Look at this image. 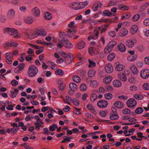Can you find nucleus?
I'll use <instances>...</instances> for the list:
<instances>
[{
  "instance_id": "f257e3e1",
  "label": "nucleus",
  "mask_w": 149,
  "mask_h": 149,
  "mask_svg": "<svg viewBox=\"0 0 149 149\" xmlns=\"http://www.w3.org/2000/svg\"><path fill=\"white\" fill-rule=\"evenodd\" d=\"M38 72L37 68L34 65H31L29 67L27 74L29 77H33L36 76Z\"/></svg>"
},
{
  "instance_id": "f03ea898",
  "label": "nucleus",
  "mask_w": 149,
  "mask_h": 149,
  "mask_svg": "<svg viewBox=\"0 0 149 149\" xmlns=\"http://www.w3.org/2000/svg\"><path fill=\"white\" fill-rule=\"evenodd\" d=\"M4 31L5 33L11 34L14 38H19L21 37L20 33H19L17 30L15 29L5 28Z\"/></svg>"
},
{
  "instance_id": "7ed1b4c3",
  "label": "nucleus",
  "mask_w": 149,
  "mask_h": 149,
  "mask_svg": "<svg viewBox=\"0 0 149 149\" xmlns=\"http://www.w3.org/2000/svg\"><path fill=\"white\" fill-rule=\"evenodd\" d=\"M141 77L143 79H146L149 77V70L143 69L141 70L140 72Z\"/></svg>"
},
{
  "instance_id": "20e7f679",
  "label": "nucleus",
  "mask_w": 149,
  "mask_h": 149,
  "mask_svg": "<svg viewBox=\"0 0 149 149\" xmlns=\"http://www.w3.org/2000/svg\"><path fill=\"white\" fill-rule=\"evenodd\" d=\"M137 104L136 101L133 98H130L127 102V106L130 108L134 107H135Z\"/></svg>"
},
{
  "instance_id": "39448f33",
  "label": "nucleus",
  "mask_w": 149,
  "mask_h": 149,
  "mask_svg": "<svg viewBox=\"0 0 149 149\" xmlns=\"http://www.w3.org/2000/svg\"><path fill=\"white\" fill-rule=\"evenodd\" d=\"M104 69L106 72L108 73H111L113 72V69L112 64L110 63L107 64L104 66Z\"/></svg>"
},
{
  "instance_id": "423d86ee",
  "label": "nucleus",
  "mask_w": 149,
  "mask_h": 149,
  "mask_svg": "<svg viewBox=\"0 0 149 149\" xmlns=\"http://www.w3.org/2000/svg\"><path fill=\"white\" fill-rule=\"evenodd\" d=\"M32 12L35 17H39L40 15V11L39 8L37 7H35L32 9Z\"/></svg>"
},
{
  "instance_id": "0eeeda50",
  "label": "nucleus",
  "mask_w": 149,
  "mask_h": 149,
  "mask_svg": "<svg viewBox=\"0 0 149 149\" xmlns=\"http://www.w3.org/2000/svg\"><path fill=\"white\" fill-rule=\"evenodd\" d=\"M108 104L107 102L104 100H100L97 103L98 106L101 108H104L106 107Z\"/></svg>"
},
{
  "instance_id": "6e6552de",
  "label": "nucleus",
  "mask_w": 149,
  "mask_h": 149,
  "mask_svg": "<svg viewBox=\"0 0 149 149\" xmlns=\"http://www.w3.org/2000/svg\"><path fill=\"white\" fill-rule=\"evenodd\" d=\"M25 35L29 39H33L37 37V34L35 32H26L25 33Z\"/></svg>"
},
{
  "instance_id": "1a4fd4ad",
  "label": "nucleus",
  "mask_w": 149,
  "mask_h": 149,
  "mask_svg": "<svg viewBox=\"0 0 149 149\" xmlns=\"http://www.w3.org/2000/svg\"><path fill=\"white\" fill-rule=\"evenodd\" d=\"M130 69L133 74L136 75L138 74L139 70L135 65L134 64H132L130 65Z\"/></svg>"
},
{
  "instance_id": "9d476101",
  "label": "nucleus",
  "mask_w": 149,
  "mask_h": 149,
  "mask_svg": "<svg viewBox=\"0 0 149 149\" xmlns=\"http://www.w3.org/2000/svg\"><path fill=\"white\" fill-rule=\"evenodd\" d=\"M113 79V77L110 76H107L105 77L103 79V81L105 84H110Z\"/></svg>"
},
{
  "instance_id": "9b49d317",
  "label": "nucleus",
  "mask_w": 149,
  "mask_h": 149,
  "mask_svg": "<svg viewBox=\"0 0 149 149\" xmlns=\"http://www.w3.org/2000/svg\"><path fill=\"white\" fill-rule=\"evenodd\" d=\"M15 15V11L13 9H10L8 11L7 13V16L8 18L11 19L13 18Z\"/></svg>"
},
{
  "instance_id": "f8f14e48",
  "label": "nucleus",
  "mask_w": 149,
  "mask_h": 149,
  "mask_svg": "<svg viewBox=\"0 0 149 149\" xmlns=\"http://www.w3.org/2000/svg\"><path fill=\"white\" fill-rule=\"evenodd\" d=\"M61 42L64 44L63 46L67 48H72L73 45L69 41L67 40H63Z\"/></svg>"
},
{
  "instance_id": "ddd939ff",
  "label": "nucleus",
  "mask_w": 149,
  "mask_h": 149,
  "mask_svg": "<svg viewBox=\"0 0 149 149\" xmlns=\"http://www.w3.org/2000/svg\"><path fill=\"white\" fill-rule=\"evenodd\" d=\"M125 68V66L119 63L116 64L115 67V70L118 72L123 71Z\"/></svg>"
},
{
  "instance_id": "4468645a",
  "label": "nucleus",
  "mask_w": 149,
  "mask_h": 149,
  "mask_svg": "<svg viewBox=\"0 0 149 149\" xmlns=\"http://www.w3.org/2000/svg\"><path fill=\"white\" fill-rule=\"evenodd\" d=\"M88 21L91 24H95L104 22V21L102 19L95 20L90 19H88Z\"/></svg>"
},
{
  "instance_id": "2eb2a0df",
  "label": "nucleus",
  "mask_w": 149,
  "mask_h": 149,
  "mask_svg": "<svg viewBox=\"0 0 149 149\" xmlns=\"http://www.w3.org/2000/svg\"><path fill=\"white\" fill-rule=\"evenodd\" d=\"M24 21L26 23L28 24H31L33 23L34 20L33 17H32L28 16L25 17Z\"/></svg>"
},
{
  "instance_id": "dca6fc26",
  "label": "nucleus",
  "mask_w": 149,
  "mask_h": 149,
  "mask_svg": "<svg viewBox=\"0 0 149 149\" xmlns=\"http://www.w3.org/2000/svg\"><path fill=\"white\" fill-rule=\"evenodd\" d=\"M118 78L122 81L125 82L127 80L126 76L122 72H119L117 74Z\"/></svg>"
},
{
  "instance_id": "f3484780",
  "label": "nucleus",
  "mask_w": 149,
  "mask_h": 149,
  "mask_svg": "<svg viewBox=\"0 0 149 149\" xmlns=\"http://www.w3.org/2000/svg\"><path fill=\"white\" fill-rule=\"evenodd\" d=\"M85 42L82 40H81L77 44V48L79 49H82L85 47Z\"/></svg>"
},
{
  "instance_id": "a211bd4d",
  "label": "nucleus",
  "mask_w": 149,
  "mask_h": 149,
  "mask_svg": "<svg viewBox=\"0 0 149 149\" xmlns=\"http://www.w3.org/2000/svg\"><path fill=\"white\" fill-rule=\"evenodd\" d=\"M118 49L121 52H124L126 50V48L125 45L122 43H119L117 45Z\"/></svg>"
},
{
  "instance_id": "6ab92c4d",
  "label": "nucleus",
  "mask_w": 149,
  "mask_h": 149,
  "mask_svg": "<svg viewBox=\"0 0 149 149\" xmlns=\"http://www.w3.org/2000/svg\"><path fill=\"white\" fill-rule=\"evenodd\" d=\"M139 29L138 26L136 25H134L131 28L130 33L132 34H135L138 31Z\"/></svg>"
},
{
  "instance_id": "aec40b11",
  "label": "nucleus",
  "mask_w": 149,
  "mask_h": 149,
  "mask_svg": "<svg viewBox=\"0 0 149 149\" xmlns=\"http://www.w3.org/2000/svg\"><path fill=\"white\" fill-rule=\"evenodd\" d=\"M113 86L115 87H120L121 86L122 84L121 82L118 79L114 80L112 82Z\"/></svg>"
},
{
  "instance_id": "412c9836",
  "label": "nucleus",
  "mask_w": 149,
  "mask_h": 149,
  "mask_svg": "<svg viewBox=\"0 0 149 149\" xmlns=\"http://www.w3.org/2000/svg\"><path fill=\"white\" fill-rule=\"evenodd\" d=\"M70 6L74 10L80 9L79 3L73 2L70 4Z\"/></svg>"
},
{
  "instance_id": "4be33fe9",
  "label": "nucleus",
  "mask_w": 149,
  "mask_h": 149,
  "mask_svg": "<svg viewBox=\"0 0 149 149\" xmlns=\"http://www.w3.org/2000/svg\"><path fill=\"white\" fill-rule=\"evenodd\" d=\"M31 45L32 46L37 49L36 52L37 54L38 55L43 52V50L42 47L33 44H31Z\"/></svg>"
},
{
  "instance_id": "5701e85b",
  "label": "nucleus",
  "mask_w": 149,
  "mask_h": 149,
  "mask_svg": "<svg viewBox=\"0 0 149 149\" xmlns=\"http://www.w3.org/2000/svg\"><path fill=\"white\" fill-rule=\"evenodd\" d=\"M140 18V15L139 14H136L133 15L131 18V20L133 22L138 21Z\"/></svg>"
},
{
  "instance_id": "b1692460",
  "label": "nucleus",
  "mask_w": 149,
  "mask_h": 149,
  "mask_svg": "<svg viewBox=\"0 0 149 149\" xmlns=\"http://www.w3.org/2000/svg\"><path fill=\"white\" fill-rule=\"evenodd\" d=\"M137 58V55L135 54L134 55H129L127 58V60L130 62L134 61L136 60Z\"/></svg>"
},
{
  "instance_id": "393cba45",
  "label": "nucleus",
  "mask_w": 149,
  "mask_h": 149,
  "mask_svg": "<svg viewBox=\"0 0 149 149\" xmlns=\"http://www.w3.org/2000/svg\"><path fill=\"white\" fill-rule=\"evenodd\" d=\"M59 54L65 59V58H68L69 56H71L72 54L70 53L67 54L63 51H59Z\"/></svg>"
},
{
  "instance_id": "a878e982",
  "label": "nucleus",
  "mask_w": 149,
  "mask_h": 149,
  "mask_svg": "<svg viewBox=\"0 0 149 149\" xmlns=\"http://www.w3.org/2000/svg\"><path fill=\"white\" fill-rule=\"evenodd\" d=\"M36 34L37 35L40 36H44L46 35L47 32L43 29H40L36 32Z\"/></svg>"
},
{
  "instance_id": "bb28decb",
  "label": "nucleus",
  "mask_w": 149,
  "mask_h": 149,
  "mask_svg": "<svg viewBox=\"0 0 149 149\" xmlns=\"http://www.w3.org/2000/svg\"><path fill=\"white\" fill-rule=\"evenodd\" d=\"M126 45L129 47L132 48L134 45V41L131 40H128L125 42Z\"/></svg>"
},
{
  "instance_id": "cd10ccee",
  "label": "nucleus",
  "mask_w": 149,
  "mask_h": 149,
  "mask_svg": "<svg viewBox=\"0 0 149 149\" xmlns=\"http://www.w3.org/2000/svg\"><path fill=\"white\" fill-rule=\"evenodd\" d=\"M114 105L115 107L118 109H121L124 106L123 103L119 101L116 102L114 103Z\"/></svg>"
},
{
  "instance_id": "c85d7f7f",
  "label": "nucleus",
  "mask_w": 149,
  "mask_h": 149,
  "mask_svg": "<svg viewBox=\"0 0 149 149\" xmlns=\"http://www.w3.org/2000/svg\"><path fill=\"white\" fill-rule=\"evenodd\" d=\"M102 6V4L100 2H98L97 4H95L93 5V6L92 7V9L94 11H97L99 8H100Z\"/></svg>"
},
{
  "instance_id": "c756f323",
  "label": "nucleus",
  "mask_w": 149,
  "mask_h": 149,
  "mask_svg": "<svg viewBox=\"0 0 149 149\" xmlns=\"http://www.w3.org/2000/svg\"><path fill=\"white\" fill-rule=\"evenodd\" d=\"M128 31L127 29H123L120 31V35L121 37H124L127 35L128 34Z\"/></svg>"
},
{
  "instance_id": "7c9ffc66",
  "label": "nucleus",
  "mask_w": 149,
  "mask_h": 149,
  "mask_svg": "<svg viewBox=\"0 0 149 149\" xmlns=\"http://www.w3.org/2000/svg\"><path fill=\"white\" fill-rule=\"evenodd\" d=\"M73 55L72 54L71 56H69L65 59V63L67 64H69L72 63L73 60Z\"/></svg>"
},
{
  "instance_id": "2f4dec72",
  "label": "nucleus",
  "mask_w": 149,
  "mask_h": 149,
  "mask_svg": "<svg viewBox=\"0 0 149 149\" xmlns=\"http://www.w3.org/2000/svg\"><path fill=\"white\" fill-rule=\"evenodd\" d=\"M108 114L107 111L101 110L99 113V115L102 118H105L107 116Z\"/></svg>"
},
{
  "instance_id": "473e14b6",
  "label": "nucleus",
  "mask_w": 149,
  "mask_h": 149,
  "mask_svg": "<svg viewBox=\"0 0 149 149\" xmlns=\"http://www.w3.org/2000/svg\"><path fill=\"white\" fill-rule=\"evenodd\" d=\"M69 86L72 90L76 91L77 89V85L73 83H70L69 84Z\"/></svg>"
},
{
  "instance_id": "72a5a7b5",
  "label": "nucleus",
  "mask_w": 149,
  "mask_h": 149,
  "mask_svg": "<svg viewBox=\"0 0 149 149\" xmlns=\"http://www.w3.org/2000/svg\"><path fill=\"white\" fill-rule=\"evenodd\" d=\"M87 108L90 110L95 115L96 114V112L94 109V107L91 104H88L87 106Z\"/></svg>"
},
{
  "instance_id": "f704fd0d",
  "label": "nucleus",
  "mask_w": 149,
  "mask_h": 149,
  "mask_svg": "<svg viewBox=\"0 0 149 149\" xmlns=\"http://www.w3.org/2000/svg\"><path fill=\"white\" fill-rule=\"evenodd\" d=\"M116 44L117 43L116 41L111 40L109 42L107 45L113 49L114 47L116 45Z\"/></svg>"
},
{
  "instance_id": "c9c22d12",
  "label": "nucleus",
  "mask_w": 149,
  "mask_h": 149,
  "mask_svg": "<svg viewBox=\"0 0 149 149\" xmlns=\"http://www.w3.org/2000/svg\"><path fill=\"white\" fill-rule=\"evenodd\" d=\"M18 90L16 88L13 91H11V97L13 98L15 97L18 94Z\"/></svg>"
},
{
  "instance_id": "e433bc0d",
  "label": "nucleus",
  "mask_w": 149,
  "mask_h": 149,
  "mask_svg": "<svg viewBox=\"0 0 149 149\" xmlns=\"http://www.w3.org/2000/svg\"><path fill=\"white\" fill-rule=\"evenodd\" d=\"M119 118V116L118 114H111L109 117V118L112 120H115L118 119Z\"/></svg>"
},
{
  "instance_id": "4c0bfd02",
  "label": "nucleus",
  "mask_w": 149,
  "mask_h": 149,
  "mask_svg": "<svg viewBox=\"0 0 149 149\" xmlns=\"http://www.w3.org/2000/svg\"><path fill=\"white\" fill-rule=\"evenodd\" d=\"M32 118H34L35 119V120L36 121V123H38L41 124H44L43 122L41 120L38 115L32 116Z\"/></svg>"
},
{
  "instance_id": "58836bf2",
  "label": "nucleus",
  "mask_w": 149,
  "mask_h": 149,
  "mask_svg": "<svg viewBox=\"0 0 149 149\" xmlns=\"http://www.w3.org/2000/svg\"><path fill=\"white\" fill-rule=\"evenodd\" d=\"M143 33L144 36L146 37H149V28H146L143 30Z\"/></svg>"
},
{
  "instance_id": "ea45409f",
  "label": "nucleus",
  "mask_w": 149,
  "mask_h": 149,
  "mask_svg": "<svg viewBox=\"0 0 149 149\" xmlns=\"http://www.w3.org/2000/svg\"><path fill=\"white\" fill-rule=\"evenodd\" d=\"M75 31L73 30L69 29L67 31V36L71 37H72L74 34Z\"/></svg>"
},
{
  "instance_id": "a19ab883",
  "label": "nucleus",
  "mask_w": 149,
  "mask_h": 149,
  "mask_svg": "<svg viewBox=\"0 0 149 149\" xmlns=\"http://www.w3.org/2000/svg\"><path fill=\"white\" fill-rule=\"evenodd\" d=\"M115 56V54L113 53L109 54L107 56L108 60L109 61H111L114 58Z\"/></svg>"
},
{
  "instance_id": "79ce46f5",
  "label": "nucleus",
  "mask_w": 149,
  "mask_h": 149,
  "mask_svg": "<svg viewBox=\"0 0 149 149\" xmlns=\"http://www.w3.org/2000/svg\"><path fill=\"white\" fill-rule=\"evenodd\" d=\"M80 9L84 8L88 3V2L86 1L84 2H79Z\"/></svg>"
},
{
  "instance_id": "37998d69",
  "label": "nucleus",
  "mask_w": 149,
  "mask_h": 149,
  "mask_svg": "<svg viewBox=\"0 0 149 149\" xmlns=\"http://www.w3.org/2000/svg\"><path fill=\"white\" fill-rule=\"evenodd\" d=\"M96 32L95 33V36L93 37L92 36H89L88 38V40H91L92 39H95L97 38V36L99 35V31H97V30H95Z\"/></svg>"
},
{
  "instance_id": "c03bdc74",
  "label": "nucleus",
  "mask_w": 149,
  "mask_h": 149,
  "mask_svg": "<svg viewBox=\"0 0 149 149\" xmlns=\"http://www.w3.org/2000/svg\"><path fill=\"white\" fill-rule=\"evenodd\" d=\"M72 79L76 83H79L81 80L80 77L77 75H74L72 77Z\"/></svg>"
},
{
  "instance_id": "a18cd8bd",
  "label": "nucleus",
  "mask_w": 149,
  "mask_h": 149,
  "mask_svg": "<svg viewBox=\"0 0 149 149\" xmlns=\"http://www.w3.org/2000/svg\"><path fill=\"white\" fill-rule=\"evenodd\" d=\"M112 49L107 45L104 49V52L106 54H108L112 50Z\"/></svg>"
},
{
  "instance_id": "49530a36",
  "label": "nucleus",
  "mask_w": 149,
  "mask_h": 149,
  "mask_svg": "<svg viewBox=\"0 0 149 149\" xmlns=\"http://www.w3.org/2000/svg\"><path fill=\"white\" fill-rule=\"evenodd\" d=\"M88 61L89 64L88 67L90 68H93L95 66L96 64L94 61L93 60H91L90 59L88 60Z\"/></svg>"
},
{
  "instance_id": "de8ad7c7",
  "label": "nucleus",
  "mask_w": 149,
  "mask_h": 149,
  "mask_svg": "<svg viewBox=\"0 0 149 149\" xmlns=\"http://www.w3.org/2000/svg\"><path fill=\"white\" fill-rule=\"evenodd\" d=\"M44 16L45 19L47 20H50L52 18V15L48 12L45 13Z\"/></svg>"
},
{
  "instance_id": "09e8293b",
  "label": "nucleus",
  "mask_w": 149,
  "mask_h": 149,
  "mask_svg": "<svg viewBox=\"0 0 149 149\" xmlns=\"http://www.w3.org/2000/svg\"><path fill=\"white\" fill-rule=\"evenodd\" d=\"M113 97V95L111 93H106L104 95V98L107 100H111V99Z\"/></svg>"
},
{
  "instance_id": "8fccbe9b",
  "label": "nucleus",
  "mask_w": 149,
  "mask_h": 149,
  "mask_svg": "<svg viewBox=\"0 0 149 149\" xmlns=\"http://www.w3.org/2000/svg\"><path fill=\"white\" fill-rule=\"evenodd\" d=\"M122 112L124 114L128 115L131 113V111L129 109L126 108L122 110Z\"/></svg>"
},
{
  "instance_id": "3c124183",
  "label": "nucleus",
  "mask_w": 149,
  "mask_h": 149,
  "mask_svg": "<svg viewBox=\"0 0 149 149\" xmlns=\"http://www.w3.org/2000/svg\"><path fill=\"white\" fill-rule=\"evenodd\" d=\"M57 127L58 126L56 124H54L49 127V129L50 131H54Z\"/></svg>"
},
{
  "instance_id": "603ef678",
  "label": "nucleus",
  "mask_w": 149,
  "mask_h": 149,
  "mask_svg": "<svg viewBox=\"0 0 149 149\" xmlns=\"http://www.w3.org/2000/svg\"><path fill=\"white\" fill-rule=\"evenodd\" d=\"M55 73L56 75H62L64 74V72L61 69H59L55 71Z\"/></svg>"
},
{
  "instance_id": "864d4df0",
  "label": "nucleus",
  "mask_w": 149,
  "mask_h": 149,
  "mask_svg": "<svg viewBox=\"0 0 149 149\" xmlns=\"http://www.w3.org/2000/svg\"><path fill=\"white\" fill-rule=\"evenodd\" d=\"M143 111V109L141 107H139L136 109L135 110V112L137 114H139L142 113Z\"/></svg>"
},
{
  "instance_id": "5fc2aeb1",
  "label": "nucleus",
  "mask_w": 149,
  "mask_h": 149,
  "mask_svg": "<svg viewBox=\"0 0 149 149\" xmlns=\"http://www.w3.org/2000/svg\"><path fill=\"white\" fill-rule=\"evenodd\" d=\"M95 73V71L92 70H89L88 72V74L89 77H93L94 76Z\"/></svg>"
},
{
  "instance_id": "6e6d98bb",
  "label": "nucleus",
  "mask_w": 149,
  "mask_h": 149,
  "mask_svg": "<svg viewBox=\"0 0 149 149\" xmlns=\"http://www.w3.org/2000/svg\"><path fill=\"white\" fill-rule=\"evenodd\" d=\"M133 97L136 99L139 100H142L143 98L142 95L139 94H134L133 95Z\"/></svg>"
},
{
  "instance_id": "4d7b16f0",
  "label": "nucleus",
  "mask_w": 149,
  "mask_h": 149,
  "mask_svg": "<svg viewBox=\"0 0 149 149\" xmlns=\"http://www.w3.org/2000/svg\"><path fill=\"white\" fill-rule=\"evenodd\" d=\"M80 90L81 91H85L87 89L86 85L84 84H82L80 86Z\"/></svg>"
},
{
  "instance_id": "13d9d810",
  "label": "nucleus",
  "mask_w": 149,
  "mask_h": 149,
  "mask_svg": "<svg viewBox=\"0 0 149 149\" xmlns=\"http://www.w3.org/2000/svg\"><path fill=\"white\" fill-rule=\"evenodd\" d=\"M19 10L22 13H25L27 11V7L25 6H20L19 8Z\"/></svg>"
},
{
  "instance_id": "bf43d9fd",
  "label": "nucleus",
  "mask_w": 149,
  "mask_h": 149,
  "mask_svg": "<svg viewBox=\"0 0 149 149\" xmlns=\"http://www.w3.org/2000/svg\"><path fill=\"white\" fill-rule=\"evenodd\" d=\"M103 14L104 16L107 17H109L112 15V13L108 10L104 11Z\"/></svg>"
},
{
  "instance_id": "052dcab7",
  "label": "nucleus",
  "mask_w": 149,
  "mask_h": 149,
  "mask_svg": "<svg viewBox=\"0 0 149 149\" xmlns=\"http://www.w3.org/2000/svg\"><path fill=\"white\" fill-rule=\"evenodd\" d=\"M143 24L146 26H149V18L145 19L143 21Z\"/></svg>"
},
{
  "instance_id": "680f3d73",
  "label": "nucleus",
  "mask_w": 149,
  "mask_h": 149,
  "mask_svg": "<svg viewBox=\"0 0 149 149\" xmlns=\"http://www.w3.org/2000/svg\"><path fill=\"white\" fill-rule=\"evenodd\" d=\"M97 98V95L94 93H92L90 97V100L91 101L93 102Z\"/></svg>"
},
{
  "instance_id": "e2e57ef3",
  "label": "nucleus",
  "mask_w": 149,
  "mask_h": 149,
  "mask_svg": "<svg viewBox=\"0 0 149 149\" xmlns=\"http://www.w3.org/2000/svg\"><path fill=\"white\" fill-rule=\"evenodd\" d=\"M143 88L145 90H149V83H146L143 85Z\"/></svg>"
},
{
  "instance_id": "0e129e2a",
  "label": "nucleus",
  "mask_w": 149,
  "mask_h": 149,
  "mask_svg": "<svg viewBox=\"0 0 149 149\" xmlns=\"http://www.w3.org/2000/svg\"><path fill=\"white\" fill-rule=\"evenodd\" d=\"M59 36L61 39H64L67 37V35L64 32H60L59 34Z\"/></svg>"
},
{
  "instance_id": "69168bd1",
  "label": "nucleus",
  "mask_w": 149,
  "mask_h": 149,
  "mask_svg": "<svg viewBox=\"0 0 149 149\" xmlns=\"http://www.w3.org/2000/svg\"><path fill=\"white\" fill-rule=\"evenodd\" d=\"M106 90L109 92H111L113 91V87L111 86H107L106 87Z\"/></svg>"
},
{
  "instance_id": "338daca9",
  "label": "nucleus",
  "mask_w": 149,
  "mask_h": 149,
  "mask_svg": "<svg viewBox=\"0 0 149 149\" xmlns=\"http://www.w3.org/2000/svg\"><path fill=\"white\" fill-rule=\"evenodd\" d=\"M19 130V128L18 127H14L11 129V132L13 134H16L17 132Z\"/></svg>"
},
{
  "instance_id": "774afa93",
  "label": "nucleus",
  "mask_w": 149,
  "mask_h": 149,
  "mask_svg": "<svg viewBox=\"0 0 149 149\" xmlns=\"http://www.w3.org/2000/svg\"><path fill=\"white\" fill-rule=\"evenodd\" d=\"M10 43L9 42H7L4 43L3 45V47L6 49H7L9 47H10Z\"/></svg>"
}]
</instances>
